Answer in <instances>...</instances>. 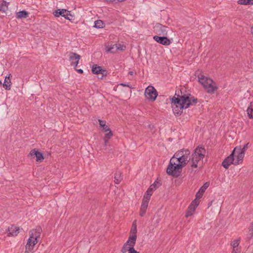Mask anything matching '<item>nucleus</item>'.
<instances>
[{
    "instance_id": "nucleus-13",
    "label": "nucleus",
    "mask_w": 253,
    "mask_h": 253,
    "mask_svg": "<svg viewBox=\"0 0 253 253\" xmlns=\"http://www.w3.org/2000/svg\"><path fill=\"white\" fill-rule=\"evenodd\" d=\"M135 245V243L129 240H127V241L125 243L122 249L121 252L122 253H125L127 252H129L130 251V249L132 248V247H134Z\"/></svg>"
},
{
    "instance_id": "nucleus-21",
    "label": "nucleus",
    "mask_w": 253,
    "mask_h": 253,
    "mask_svg": "<svg viewBox=\"0 0 253 253\" xmlns=\"http://www.w3.org/2000/svg\"><path fill=\"white\" fill-rule=\"evenodd\" d=\"M68 10L65 9H58L56 10L54 12V15L55 17H58L60 16H62L65 18V16H67Z\"/></svg>"
},
{
    "instance_id": "nucleus-30",
    "label": "nucleus",
    "mask_w": 253,
    "mask_h": 253,
    "mask_svg": "<svg viewBox=\"0 0 253 253\" xmlns=\"http://www.w3.org/2000/svg\"><path fill=\"white\" fill-rule=\"evenodd\" d=\"M238 3L241 5H253V0H239Z\"/></svg>"
},
{
    "instance_id": "nucleus-18",
    "label": "nucleus",
    "mask_w": 253,
    "mask_h": 253,
    "mask_svg": "<svg viewBox=\"0 0 253 253\" xmlns=\"http://www.w3.org/2000/svg\"><path fill=\"white\" fill-rule=\"evenodd\" d=\"M8 232H9L8 233V236H17L19 232V228L14 225H11L10 227H8Z\"/></svg>"
},
{
    "instance_id": "nucleus-35",
    "label": "nucleus",
    "mask_w": 253,
    "mask_h": 253,
    "mask_svg": "<svg viewBox=\"0 0 253 253\" xmlns=\"http://www.w3.org/2000/svg\"><path fill=\"white\" fill-rule=\"evenodd\" d=\"M106 51L108 52L115 53L116 52V51H115V45H114V44L113 46H110L109 45L106 46Z\"/></svg>"
},
{
    "instance_id": "nucleus-9",
    "label": "nucleus",
    "mask_w": 253,
    "mask_h": 253,
    "mask_svg": "<svg viewBox=\"0 0 253 253\" xmlns=\"http://www.w3.org/2000/svg\"><path fill=\"white\" fill-rule=\"evenodd\" d=\"M81 57L80 55L75 52H71L69 53V60L72 62L71 65H73L74 68L77 66Z\"/></svg>"
},
{
    "instance_id": "nucleus-4",
    "label": "nucleus",
    "mask_w": 253,
    "mask_h": 253,
    "mask_svg": "<svg viewBox=\"0 0 253 253\" xmlns=\"http://www.w3.org/2000/svg\"><path fill=\"white\" fill-rule=\"evenodd\" d=\"M237 150H240V149L238 148L237 147H235L231 154L226 157L222 162V166L226 169H228L231 164H233L234 165V154L235 151H237Z\"/></svg>"
},
{
    "instance_id": "nucleus-15",
    "label": "nucleus",
    "mask_w": 253,
    "mask_h": 253,
    "mask_svg": "<svg viewBox=\"0 0 253 253\" xmlns=\"http://www.w3.org/2000/svg\"><path fill=\"white\" fill-rule=\"evenodd\" d=\"M206 154V150L204 147H197L194 153L193 154H194V155L199 157L200 159H202V160L205 156Z\"/></svg>"
},
{
    "instance_id": "nucleus-22",
    "label": "nucleus",
    "mask_w": 253,
    "mask_h": 253,
    "mask_svg": "<svg viewBox=\"0 0 253 253\" xmlns=\"http://www.w3.org/2000/svg\"><path fill=\"white\" fill-rule=\"evenodd\" d=\"M202 160V159H200L199 157H197L194 154H192V157H190L191 160V167L192 168H197L198 162Z\"/></svg>"
},
{
    "instance_id": "nucleus-51",
    "label": "nucleus",
    "mask_w": 253,
    "mask_h": 253,
    "mask_svg": "<svg viewBox=\"0 0 253 253\" xmlns=\"http://www.w3.org/2000/svg\"><path fill=\"white\" fill-rule=\"evenodd\" d=\"M2 84V82L0 80V85Z\"/></svg>"
},
{
    "instance_id": "nucleus-42",
    "label": "nucleus",
    "mask_w": 253,
    "mask_h": 253,
    "mask_svg": "<svg viewBox=\"0 0 253 253\" xmlns=\"http://www.w3.org/2000/svg\"><path fill=\"white\" fill-rule=\"evenodd\" d=\"M120 85L123 86H127L129 87L130 88H131L130 86L128 84H125V83H121L120 84Z\"/></svg>"
},
{
    "instance_id": "nucleus-12",
    "label": "nucleus",
    "mask_w": 253,
    "mask_h": 253,
    "mask_svg": "<svg viewBox=\"0 0 253 253\" xmlns=\"http://www.w3.org/2000/svg\"><path fill=\"white\" fill-rule=\"evenodd\" d=\"M162 185L161 180H159L157 179L154 183L151 184L148 188L145 194H151V196L152 195L153 191L157 188L160 187Z\"/></svg>"
},
{
    "instance_id": "nucleus-27",
    "label": "nucleus",
    "mask_w": 253,
    "mask_h": 253,
    "mask_svg": "<svg viewBox=\"0 0 253 253\" xmlns=\"http://www.w3.org/2000/svg\"><path fill=\"white\" fill-rule=\"evenodd\" d=\"M109 132L105 134L104 140V145L107 146L109 142V140L111 138V137L113 136V132L111 130L108 131Z\"/></svg>"
},
{
    "instance_id": "nucleus-19",
    "label": "nucleus",
    "mask_w": 253,
    "mask_h": 253,
    "mask_svg": "<svg viewBox=\"0 0 253 253\" xmlns=\"http://www.w3.org/2000/svg\"><path fill=\"white\" fill-rule=\"evenodd\" d=\"M137 227H132L131 228L129 236L128 237V240L134 242L136 243V241L137 239Z\"/></svg>"
},
{
    "instance_id": "nucleus-17",
    "label": "nucleus",
    "mask_w": 253,
    "mask_h": 253,
    "mask_svg": "<svg viewBox=\"0 0 253 253\" xmlns=\"http://www.w3.org/2000/svg\"><path fill=\"white\" fill-rule=\"evenodd\" d=\"M217 89L218 86L214 81L213 83L209 84L205 88L207 92L210 94H213Z\"/></svg>"
},
{
    "instance_id": "nucleus-1",
    "label": "nucleus",
    "mask_w": 253,
    "mask_h": 253,
    "mask_svg": "<svg viewBox=\"0 0 253 253\" xmlns=\"http://www.w3.org/2000/svg\"><path fill=\"white\" fill-rule=\"evenodd\" d=\"M190 151L182 149L177 151L170 159L168 166L167 173L173 177H178L181 173L182 168L190 161Z\"/></svg>"
},
{
    "instance_id": "nucleus-40",
    "label": "nucleus",
    "mask_w": 253,
    "mask_h": 253,
    "mask_svg": "<svg viewBox=\"0 0 253 253\" xmlns=\"http://www.w3.org/2000/svg\"><path fill=\"white\" fill-rule=\"evenodd\" d=\"M250 145H251L250 144V143L249 142L247 143L244 146L243 148L242 149H241V151H243L245 153L246 149H247L248 148L249 146H250Z\"/></svg>"
},
{
    "instance_id": "nucleus-48",
    "label": "nucleus",
    "mask_w": 253,
    "mask_h": 253,
    "mask_svg": "<svg viewBox=\"0 0 253 253\" xmlns=\"http://www.w3.org/2000/svg\"><path fill=\"white\" fill-rule=\"evenodd\" d=\"M250 238H251L253 236V231H252V232L250 234Z\"/></svg>"
},
{
    "instance_id": "nucleus-52",
    "label": "nucleus",
    "mask_w": 253,
    "mask_h": 253,
    "mask_svg": "<svg viewBox=\"0 0 253 253\" xmlns=\"http://www.w3.org/2000/svg\"><path fill=\"white\" fill-rule=\"evenodd\" d=\"M103 77H102V76H101V77H100V79H102Z\"/></svg>"
},
{
    "instance_id": "nucleus-38",
    "label": "nucleus",
    "mask_w": 253,
    "mask_h": 253,
    "mask_svg": "<svg viewBox=\"0 0 253 253\" xmlns=\"http://www.w3.org/2000/svg\"><path fill=\"white\" fill-rule=\"evenodd\" d=\"M147 209H143L142 208H140L139 215L140 216L143 217L145 215Z\"/></svg>"
},
{
    "instance_id": "nucleus-23",
    "label": "nucleus",
    "mask_w": 253,
    "mask_h": 253,
    "mask_svg": "<svg viewBox=\"0 0 253 253\" xmlns=\"http://www.w3.org/2000/svg\"><path fill=\"white\" fill-rule=\"evenodd\" d=\"M29 16V13L25 10H21L16 13V17L17 19L26 18Z\"/></svg>"
},
{
    "instance_id": "nucleus-26",
    "label": "nucleus",
    "mask_w": 253,
    "mask_h": 253,
    "mask_svg": "<svg viewBox=\"0 0 253 253\" xmlns=\"http://www.w3.org/2000/svg\"><path fill=\"white\" fill-rule=\"evenodd\" d=\"M9 3L3 0L2 3L0 4V12H5L8 9Z\"/></svg>"
},
{
    "instance_id": "nucleus-32",
    "label": "nucleus",
    "mask_w": 253,
    "mask_h": 253,
    "mask_svg": "<svg viewBox=\"0 0 253 253\" xmlns=\"http://www.w3.org/2000/svg\"><path fill=\"white\" fill-rule=\"evenodd\" d=\"M122 173L120 171L116 172L115 173V176H114V182L116 184H119L121 181V176Z\"/></svg>"
},
{
    "instance_id": "nucleus-28",
    "label": "nucleus",
    "mask_w": 253,
    "mask_h": 253,
    "mask_svg": "<svg viewBox=\"0 0 253 253\" xmlns=\"http://www.w3.org/2000/svg\"><path fill=\"white\" fill-rule=\"evenodd\" d=\"M99 123L100 126L103 128V130L105 132H107L111 130L108 126L106 125V122L105 121L99 120Z\"/></svg>"
},
{
    "instance_id": "nucleus-7",
    "label": "nucleus",
    "mask_w": 253,
    "mask_h": 253,
    "mask_svg": "<svg viewBox=\"0 0 253 253\" xmlns=\"http://www.w3.org/2000/svg\"><path fill=\"white\" fill-rule=\"evenodd\" d=\"M198 82L202 84L205 89L208 85L209 84L211 83H213L212 79L208 77L205 76L201 73L198 75Z\"/></svg>"
},
{
    "instance_id": "nucleus-36",
    "label": "nucleus",
    "mask_w": 253,
    "mask_h": 253,
    "mask_svg": "<svg viewBox=\"0 0 253 253\" xmlns=\"http://www.w3.org/2000/svg\"><path fill=\"white\" fill-rule=\"evenodd\" d=\"M200 199H195L193 201H192L190 205L192 206H194L195 208H197L198 206L199 205V204L200 203L199 200Z\"/></svg>"
},
{
    "instance_id": "nucleus-37",
    "label": "nucleus",
    "mask_w": 253,
    "mask_h": 253,
    "mask_svg": "<svg viewBox=\"0 0 253 253\" xmlns=\"http://www.w3.org/2000/svg\"><path fill=\"white\" fill-rule=\"evenodd\" d=\"M114 45H115V51H117L118 50H124L125 48H126V46L123 45H121L120 44H115Z\"/></svg>"
},
{
    "instance_id": "nucleus-45",
    "label": "nucleus",
    "mask_w": 253,
    "mask_h": 253,
    "mask_svg": "<svg viewBox=\"0 0 253 253\" xmlns=\"http://www.w3.org/2000/svg\"><path fill=\"white\" fill-rule=\"evenodd\" d=\"M147 207H148L147 205L141 203V207L140 208H142L143 209H147Z\"/></svg>"
},
{
    "instance_id": "nucleus-41",
    "label": "nucleus",
    "mask_w": 253,
    "mask_h": 253,
    "mask_svg": "<svg viewBox=\"0 0 253 253\" xmlns=\"http://www.w3.org/2000/svg\"><path fill=\"white\" fill-rule=\"evenodd\" d=\"M128 253H139L138 252L136 251L134 247H132L130 249V251H129Z\"/></svg>"
},
{
    "instance_id": "nucleus-43",
    "label": "nucleus",
    "mask_w": 253,
    "mask_h": 253,
    "mask_svg": "<svg viewBox=\"0 0 253 253\" xmlns=\"http://www.w3.org/2000/svg\"><path fill=\"white\" fill-rule=\"evenodd\" d=\"M75 70L80 74H83V70L82 69H77L75 68H74Z\"/></svg>"
},
{
    "instance_id": "nucleus-5",
    "label": "nucleus",
    "mask_w": 253,
    "mask_h": 253,
    "mask_svg": "<svg viewBox=\"0 0 253 253\" xmlns=\"http://www.w3.org/2000/svg\"><path fill=\"white\" fill-rule=\"evenodd\" d=\"M28 157L30 159L36 158V161L39 162H42L44 159L43 153L36 149H32L28 154Z\"/></svg>"
},
{
    "instance_id": "nucleus-2",
    "label": "nucleus",
    "mask_w": 253,
    "mask_h": 253,
    "mask_svg": "<svg viewBox=\"0 0 253 253\" xmlns=\"http://www.w3.org/2000/svg\"><path fill=\"white\" fill-rule=\"evenodd\" d=\"M181 94H175L177 97L173 96L171 99V107L174 115L180 116L184 109H187L190 106L195 105L198 102V99L190 93H183L180 90Z\"/></svg>"
},
{
    "instance_id": "nucleus-44",
    "label": "nucleus",
    "mask_w": 253,
    "mask_h": 253,
    "mask_svg": "<svg viewBox=\"0 0 253 253\" xmlns=\"http://www.w3.org/2000/svg\"><path fill=\"white\" fill-rule=\"evenodd\" d=\"M132 227H137L136 220H135L133 221L132 224Z\"/></svg>"
},
{
    "instance_id": "nucleus-46",
    "label": "nucleus",
    "mask_w": 253,
    "mask_h": 253,
    "mask_svg": "<svg viewBox=\"0 0 253 253\" xmlns=\"http://www.w3.org/2000/svg\"><path fill=\"white\" fill-rule=\"evenodd\" d=\"M248 115V117L250 119H253V115H252V113H247Z\"/></svg>"
},
{
    "instance_id": "nucleus-33",
    "label": "nucleus",
    "mask_w": 253,
    "mask_h": 253,
    "mask_svg": "<svg viewBox=\"0 0 253 253\" xmlns=\"http://www.w3.org/2000/svg\"><path fill=\"white\" fill-rule=\"evenodd\" d=\"M240 241V238L238 239L234 240L233 242L231 243V245L233 247V249H238V247L239 245V243Z\"/></svg>"
},
{
    "instance_id": "nucleus-34",
    "label": "nucleus",
    "mask_w": 253,
    "mask_h": 253,
    "mask_svg": "<svg viewBox=\"0 0 253 253\" xmlns=\"http://www.w3.org/2000/svg\"><path fill=\"white\" fill-rule=\"evenodd\" d=\"M67 14H68V16H65V18H66V19H67L72 22H74L75 19V16L71 14V12L70 11H68V13Z\"/></svg>"
},
{
    "instance_id": "nucleus-14",
    "label": "nucleus",
    "mask_w": 253,
    "mask_h": 253,
    "mask_svg": "<svg viewBox=\"0 0 253 253\" xmlns=\"http://www.w3.org/2000/svg\"><path fill=\"white\" fill-rule=\"evenodd\" d=\"M37 243H36L35 239L33 238H31V236L30 235V238L28 240L27 243L26 245V251L25 253H29V252H31L33 250L34 247Z\"/></svg>"
},
{
    "instance_id": "nucleus-10",
    "label": "nucleus",
    "mask_w": 253,
    "mask_h": 253,
    "mask_svg": "<svg viewBox=\"0 0 253 253\" xmlns=\"http://www.w3.org/2000/svg\"><path fill=\"white\" fill-rule=\"evenodd\" d=\"M42 232V228L40 226L37 227L36 229H33L30 231V235L31 236V238L35 239L36 243H38L39 242L38 238H40Z\"/></svg>"
},
{
    "instance_id": "nucleus-29",
    "label": "nucleus",
    "mask_w": 253,
    "mask_h": 253,
    "mask_svg": "<svg viewBox=\"0 0 253 253\" xmlns=\"http://www.w3.org/2000/svg\"><path fill=\"white\" fill-rule=\"evenodd\" d=\"M150 197H151V194H145L143 196V199H142V204H145V205L148 206V203L150 201Z\"/></svg>"
},
{
    "instance_id": "nucleus-8",
    "label": "nucleus",
    "mask_w": 253,
    "mask_h": 253,
    "mask_svg": "<svg viewBox=\"0 0 253 253\" xmlns=\"http://www.w3.org/2000/svg\"><path fill=\"white\" fill-rule=\"evenodd\" d=\"M153 39L156 42L164 45H169L171 43L170 40L167 37V36H154Z\"/></svg>"
},
{
    "instance_id": "nucleus-39",
    "label": "nucleus",
    "mask_w": 253,
    "mask_h": 253,
    "mask_svg": "<svg viewBox=\"0 0 253 253\" xmlns=\"http://www.w3.org/2000/svg\"><path fill=\"white\" fill-rule=\"evenodd\" d=\"M253 112V107L252 106V103H251L250 106L248 107V108L247 110V112L250 113H252Z\"/></svg>"
},
{
    "instance_id": "nucleus-6",
    "label": "nucleus",
    "mask_w": 253,
    "mask_h": 253,
    "mask_svg": "<svg viewBox=\"0 0 253 253\" xmlns=\"http://www.w3.org/2000/svg\"><path fill=\"white\" fill-rule=\"evenodd\" d=\"M168 29H169L168 27L164 26L160 23H157L154 27V31L157 35L161 36H167Z\"/></svg>"
},
{
    "instance_id": "nucleus-31",
    "label": "nucleus",
    "mask_w": 253,
    "mask_h": 253,
    "mask_svg": "<svg viewBox=\"0 0 253 253\" xmlns=\"http://www.w3.org/2000/svg\"><path fill=\"white\" fill-rule=\"evenodd\" d=\"M104 25L105 24L103 21L101 20H98L94 22V27L97 28H102L104 27Z\"/></svg>"
},
{
    "instance_id": "nucleus-25",
    "label": "nucleus",
    "mask_w": 253,
    "mask_h": 253,
    "mask_svg": "<svg viewBox=\"0 0 253 253\" xmlns=\"http://www.w3.org/2000/svg\"><path fill=\"white\" fill-rule=\"evenodd\" d=\"M196 209V208H195L194 206L189 205L186 211V212L185 213V217H188L189 216H191L194 213Z\"/></svg>"
},
{
    "instance_id": "nucleus-3",
    "label": "nucleus",
    "mask_w": 253,
    "mask_h": 253,
    "mask_svg": "<svg viewBox=\"0 0 253 253\" xmlns=\"http://www.w3.org/2000/svg\"><path fill=\"white\" fill-rule=\"evenodd\" d=\"M145 97L149 100L154 101L158 95L157 90L152 85H149L145 90Z\"/></svg>"
},
{
    "instance_id": "nucleus-24",
    "label": "nucleus",
    "mask_w": 253,
    "mask_h": 253,
    "mask_svg": "<svg viewBox=\"0 0 253 253\" xmlns=\"http://www.w3.org/2000/svg\"><path fill=\"white\" fill-rule=\"evenodd\" d=\"M11 80L10 77H5L4 83L3 84V86L6 90H10L11 88Z\"/></svg>"
},
{
    "instance_id": "nucleus-16",
    "label": "nucleus",
    "mask_w": 253,
    "mask_h": 253,
    "mask_svg": "<svg viewBox=\"0 0 253 253\" xmlns=\"http://www.w3.org/2000/svg\"><path fill=\"white\" fill-rule=\"evenodd\" d=\"M209 185L210 183L209 182H206L204 184L196 194V197L197 199H201L202 197L203 194Z\"/></svg>"
},
{
    "instance_id": "nucleus-50",
    "label": "nucleus",
    "mask_w": 253,
    "mask_h": 253,
    "mask_svg": "<svg viewBox=\"0 0 253 253\" xmlns=\"http://www.w3.org/2000/svg\"><path fill=\"white\" fill-rule=\"evenodd\" d=\"M251 30H252V34L253 35V26L252 27Z\"/></svg>"
},
{
    "instance_id": "nucleus-49",
    "label": "nucleus",
    "mask_w": 253,
    "mask_h": 253,
    "mask_svg": "<svg viewBox=\"0 0 253 253\" xmlns=\"http://www.w3.org/2000/svg\"><path fill=\"white\" fill-rule=\"evenodd\" d=\"M128 73H129V74H130L131 75H133V71H129Z\"/></svg>"
},
{
    "instance_id": "nucleus-47",
    "label": "nucleus",
    "mask_w": 253,
    "mask_h": 253,
    "mask_svg": "<svg viewBox=\"0 0 253 253\" xmlns=\"http://www.w3.org/2000/svg\"><path fill=\"white\" fill-rule=\"evenodd\" d=\"M237 250H238V249H233L232 253H237Z\"/></svg>"
},
{
    "instance_id": "nucleus-20",
    "label": "nucleus",
    "mask_w": 253,
    "mask_h": 253,
    "mask_svg": "<svg viewBox=\"0 0 253 253\" xmlns=\"http://www.w3.org/2000/svg\"><path fill=\"white\" fill-rule=\"evenodd\" d=\"M239 148L240 149V150H237V151H235V153H237L238 154L237 156V162L235 161L234 162L235 165L239 164L241 162H242L245 156V153L243 151H241V148Z\"/></svg>"
},
{
    "instance_id": "nucleus-11",
    "label": "nucleus",
    "mask_w": 253,
    "mask_h": 253,
    "mask_svg": "<svg viewBox=\"0 0 253 253\" xmlns=\"http://www.w3.org/2000/svg\"><path fill=\"white\" fill-rule=\"evenodd\" d=\"M91 71L92 73L94 74H100L102 75V77L107 76V70L102 69L101 66H97V65H94L92 66Z\"/></svg>"
}]
</instances>
